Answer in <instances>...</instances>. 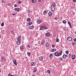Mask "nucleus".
<instances>
[{
  "label": "nucleus",
  "instance_id": "nucleus-57",
  "mask_svg": "<svg viewBox=\"0 0 76 76\" xmlns=\"http://www.w3.org/2000/svg\"><path fill=\"white\" fill-rule=\"evenodd\" d=\"M0 72H1V69H0Z\"/></svg>",
  "mask_w": 76,
  "mask_h": 76
},
{
  "label": "nucleus",
  "instance_id": "nucleus-14",
  "mask_svg": "<svg viewBox=\"0 0 76 76\" xmlns=\"http://www.w3.org/2000/svg\"><path fill=\"white\" fill-rule=\"evenodd\" d=\"M66 57H67V55L64 54L63 56V58L65 59L66 58Z\"/></svg>",
  "mask_w": 76,
  "mask_h": 76
},
{
  "label": "nucleus",
  "instance_id": "nucleus-10",
  "mask_svg": "<svg viewBox=\"0 0 76 76\" xmlns=\"http://www.w3.org/2000/svg\"><path fill=\"white\" fill-rule=\"evenodd\" d=\"M36 64V63H35V62H31V66H35Z\"/></svg>",
  "mask_w": 76,
  "mask_h": 76
},
{
  "label": "nucleus",
  "instance_id": "nucleus-54",
  "mask_svg": "<svg viewBox=\"0 0 76 76\" xmlns=\"http://www.w3.org/2000/svg\"><path fill=\"white\" fill-rule=\"evenodd\" d=\"M32 76H35V75H34V74H32Z\"/></svg>",
  "mask_w": 76,
  "mask_h": 76
},
{
  "label": "nucleus",
  "instance_id": "nucleus-15",
  "mask_svg": "<svg viewBox=\"0 0 76 76\" xmlns=\"http://www.w3.org/2000/svg\"><path fill=\"white\" fill-rule=\"evenodd\" d=\"M39 59L40 61H42L43 60V58L42 56H40L39 58Z\"/></svg>",
  "mask_w": 76,
  "mask_h": 76
},
{
  "label": "nucleus",
  "instance_id": "nucleus-22",
  "mask_svg": "<svg viewBox=\"0 0 76 76\" xmlns=\"http://www.w3.org/2000/svg\"><path fill=\"white\" fill-rule=\"evenodd\" d=\"M46 13H47V11H46V10L44 11L43 12V15H45Z\"/></svg>",
  "mask_w": 76,
  "mask_h": 76
},
{
  "label": "nucleus",
  "instance_id": "nucleus-51",
  "mask_svg": "<svg viewBox=\"0 0 76 76\" xmlns=\"http://www.w3.org/2000/svg\"><path fill=\"white\" fill-rule=\"evenodd\" d=\"M74 41L75 42H76V38H75L74 39Z\"/></svg>",
  "mask_w": 76,
  "mask_h": 76
},
{
  "label": "nucleus",
  "instance_id": "nucleus-31",
  "mask_svg": "<svg viewBox=\"0 0 76 76\" xmlns=\"http://www.w3.org/2000/svg\"><path fill=\"white\" fill-rule=\"evenodd\" d=\"M47 72L48 73H51V72L50 71V70H48L47 71Z\"/></svg>",
  "mask_w": 76,
  "mask_h": 76
},
{
  "label": "nucleus",
  "instance_id": "nucleus-40",
  "mask_svg": "<svg viewBox=\"0 0 76 76\" xmlns=\"http://www.w3.org/2000/svg\"><path fill=\"white\" fill-rule=\"evenodd\" d=\"M63 58H61L60 59V61H63Z\"/></svg>",
  "mask_w": 76,
  "mask_h": 76
},
{
  "label": "nucleus",
  "instance_id": "nucleus-25",
  "mask_svg": "<svg viewBox=\"0 0 76 76\" xmlns=\"http://www.w3.org/2000/svg\"><path fill=\"white\" fill-rule=\"evenodd\" d=\"M32 24V22L30 21L29 22V23L28 24V25L29 26H30V25H31Z\"/></svg>",
  "mask_w": 76,
  "mask_h": 76
},
{
  "label": "nucleus",
  "instance_id": "nucleus-29",
  "mask_svg": "<svg viewBox=\"0 0 76 76\" xmlns=\"http://www.w3.org/2000/svg\"><path fill=\"white\" fill-rule=\"evenodd\" d=\"M27 20L28 21V22H29V21L31 20V19H30V18H28L27 19Z\"/></svg>",
  "mask_w": 76,
  "mask_h": 76
},
{
  "label": "nucleus",
  "instance_id": "nucleus-49",
  "mask_svg": "<svg viewBox=\"0 0 76 76\" xmlns=\"http://www.w3.org/2000/svg\"><path fill=\"white\" fill-rule=\"evenodd\" d=\"M39 2H41L42 1V0H38Z\"/></svg>",
  "mask_w": 76,
  "mask_h": 76
},
{
  "label": "nucleus",
  "instance_id": "nucleus-36",
  "mask_svg": "<svg viewBox=\"0 0 76 76\" xmlns=\"http://www.w3.org/2000/svg\"><path fill=\"white\" fill-rule=\"evenodd\" d=\"M66 54H69V51L68 50H67L66 52Z\"/></svg>",
  "mask_w": 76,
  "mask_h": 76
},
{
  "label": "nucleus",
  "instance_id": "nucleus-12",
  "mask_svg": "<svg viewBox=\"0 0 76 76\" xmlns=\"http://www.w3.org/2000/svg\"><path fill=\"white\" fill-rule=\"evenodd\" d=\"M72 58L73 60L76 57V56L75 55H73L72 57Z\"/></svg>",
  "mask_w": 76,
  "mask_h": 76
},
{
  "label": "nucleus",
  "instance_id": "nucleus-6",
  "mask_svg": "<svg viewBox=\"0 0 76 76\" xmlns=\"http://www.w3.org/2000/svg\"><path fill=\"white\" fill-rule=\"evenodd\" d=\"M13 61L15 65V66H17V63L16 62V60L14 59L13 60Z\"/></svg>",
  "mask_w": 76,
  "mask_h": 76
},
{
  "label": "nucleus",
  "instance_id": "nucleus-24",
  "mask_svg": "<svg viewBox=\"0 0 76 76\" xmlns=\"http://www.w3.org/2000/svg\"><path fill=\"white\" fill-rule=\"evenodd\" d=\"M62 23H64V24H66V21L65 20H63L62 21Z\"/></svg>",
  "mask_w": 76,
  "mask_h": 76
},
{
  "label": "nucleus",
  "instance_id": "nucleus-47",
  "mask_svg": "<svg viewBox=\"0 0 76 76\" xmlns=\"http://www.w3.org/2000/svg\"><path fill=\"white\" fill-rule=\"evenodd\" d=\"M28 13H31V11H30V10H28Z\"/></svg>",
  "mask_w": 76,
  "mask_h": 76
},
{
  "label": "nucleus",
  "instance_id": "nucleus-43",
  "mask_svg": "<svg viewBox=\"0 0 76 76\" xmlns=\"http://www.w3.org/2000/svg\"><path fill=\"white\" fill-rule=\"evenodd\" d=\"M27 47H28V48H30V47H31V45H28Z\"/></svg>",
  "mask_w": 76,
  "mask_h": 76
},
{
  "label": "nucleus",
  "instance_id": "nucleus-53",
  "mask_svg": "<svg viewBox=\"0 0 76 76\" xmlns=\"http://www.w3.org/2000/svg\"><path fill=\"white\" fill-rule=\"evenodd\" d=\"M35 45H36V46H38V44H35Z\"/></svg>",
  "mask_w": 76,
  "mask_h": 76
},
{
  "label": "nucleus",
  "instance_id": "nucleus-9",
  "mask_svg": "<svg viewBox=\"0 0 76 76\" xmlns=\"http://www.w3.org/2000/svg\"><path fill=\"white\" fill-rule=\"evenodd\" d=\"M20 41L18 40L17 41L16 43L18 45H20L21 44V42H20Z\"/></svg>",
  "mask_w": 76,
  "mask_h": 76
},
{
  "label": "nucleus",
  "instance_id": "nucleus-56",
  "mask_svg": "<svg viewBox=\"0 0 76 76\" xmlns=\"http://www.w3.org/2000/svg\"><path fill=\"white\" fill-rule=\"evenodd\" d=\"M0 38H1V35H0Z\"/></svg>",
  "mask_w": 76,
  "mask_h": 76
},
{
  "label": "nucleus",
  "instance_id": "nucleus-23",
  "mask_svg": "<svg viewBox=\"0 0 76 76\" xmlns=\"http://www.w3.org/2000/svg\"><path fill=\"white\" fill-rule=\"evenodd\" d=\"M45 45L46 47H48L49 46V44H48V43H46L45 44Z\"/></svg>",
  "mask_w": 76,
  "mask_h": 76
},
{
  "label": "nucleus",
  "instance_id": "nucleus-17",
  "mask_svg": "<svg viewBox=\"0 0 76 76\" xmlns=\"http://www.w3.org/2000/svg\"><path fill=\"white\" fill-rule=\"evenodd\" d=\"M2 59L3 61H6V58L3 57L2 58Z\"/></svg>",
  "mask_w": 76,
  "mask_h": 76
},
{
  "label": "nucleus",
  "instance_id": "nucleus-38",
  "mask_svg": "<svg viewBox=\"0 0 76 76\" xmlns=\"http://www.w3.org/2000/svg\"><path fill=\"white\" fill-rule=\"evenodd\" d=\"M51 52H54V49H52L50 50Z\"/></svg>",
  "mask_w": 76,
  "mask_h": 76
},
{
  "label": "nucleus",
  "instance_id": "nucleus-3",
  "mask_svg": "<svg viewBox=\"0 0 76 76\" xmlns=\"http://www.w3.org/2000/svg\"><path fill=\"white\" fill-rule=\"evenodd\" d=\"M67 40H68V41H71L72 40V37H71L70 36L68 37L67 38Z\"/></svg>",
  "mask_w": 76,
  "mask_h": 76
},
{
  "label": "nucleus",
  "instance_id": "nucleus-35",
  "mask_svg": "<svg viewBox=\"0 0 76 76\" xmlns=\"http://www.w3.org/2000/svg\"><path fill=\"white\" fill-rule=\"evenodd\" d=\"M59 41V39L58 38H57L56 39V42H58Z\"/></svg>",
  "mask_w": 76,
  "mask_h": 76
},
{
  "label": "nucleus",
  "instance_id": "nucleus-8",
  "mask_svg": "<svg viewBox=\"0 0 76 76\" xmlns=\"http://www.w3.org/2000/svg\"><path fill=\"white\" fill-rule=\"evenodd\" d=\"M34 26H32L28 27L29 29H34Z\"/></svg>",
  "mask_w": 76,
  "mask_h": 76
},
{
  "label": "nucleus",
  "instance_id": "nucleus-2",
  "mask_svg": "<svg viewBox=\"0 0 76 76\" xmlns=\"http://www.w3.org/2000/svg\"><path fill=\"white\" fill-rule=\"evenodd\" d=\"M54 54L56 57H58V56H59V53H58V52H55L54 53Z\"/></svg>",
  "mask_w": 76,
  "mask_h": 76
},
{
  "label": "nucleus",
  "instance_id": "nucleus-28",
  "mask_svg": "<svg viewBox=\"0 0 76 76\" xmlns=\"http://www.w3.org/2000/svg\"><path fill=\"white\" fill-rule=\"evenodd\" d=\"M8 76H14V75H12L11 74L9 73L8 75Z\"/></svg>",
  "mask_w": 76,
  "mask_h": 76
},
{
  "label": "nucleus",
  "instance_id": "nucleus-45",
  "mask_svg": "<svg viewBox=\"0 0 76 76\" xmlns=\"http://www.w3.org/2000/svg\"><path fill=\"white\" fill-rule=\"evenodd\" d=\"M10 5H11V4H8V6H9L10 7H11Z\"/></svg>",
  "mask_w": 76,
  "mask_h": 76
},
{
  "label": "nucleus",
  "instance_id": "nucleus-46",
  "mask_svg": "<svg viewBox=\"0 0 76 76\" xmlns=\"http://www.w3.org/2000/svg\"><path fill=\"white\" fill-rule=\"evenodd\" d=\"M1 2L2 3H4V1L3 0H2Z\"/></svg>",
  "mask_w": 76,
  "mask_h": 76
},
{
  "label": "nucleus",
  "instance_id": "nucleus-1",
  "mask_svg": "<svg viewBox=\"0 0 76 76\" xmlns=\"http://www.w3.org/2000/svg\"><path fill=\"white\" fill-rule=\"evenodd\" d=\"M56 9V3L53 2L50 7V9L52 11H54Z\"/></svg>",
  "mask_w": 76,
  "mask_h": 76
},
{
  "label": "nucleus",
  "instance_id": "nucleus-55",
  "mask_svg": "<svg viewBox=\"0 0 76 76\" xmlns=\"http://www.w3.org/2000/svg\"><path fill=\"white\" fill-rule=\"evenodd\" d=\"M16 15L15 14H12V15H13V16H14V15Z\"/></svg>",
  "mask_w": 76,
  "mask_h": 76
},
{
  "label": "nucleus",
  "instance_id": "nucleus-50",
  "mask_svg": "<svg viewBox=\"0 0 76 76\" xmlns=\"http://www.w3.org/2000/svg\"><path fill=\"white\" fill-rule=\"evenodd\" d=\"M45 29H48V27H46L45 28Z\"/></svg>",
  "mask_w": 76,
  "mask_h": 76
},
{
  "label": "nucleus",
  "instance_id": "nucleus-41",
  "mask_svg": "<svg viewBox=\"0 0 76 76\" xmlns=\"http://www.w3.org/2000/svg\"><path fill=\"white\" fill-rule=\"evenodd\" d=\"M21 1H18V3L19 4H21Z\"/></svg>",
  "mask_w": 76,
  "mask_h": 76
},
{
  "label": "nucleus",
  "instance_id": "nucleus-42",
  "mask_svg": "<svg viewBox=\"0 0 76 76\" xmlns=\"http://www.w3.org/2000/svg\"><path fill=\"white\" fill-rule=\"evenodd\" d=\"M54 19H55V20H57V17H55L54 18Z\"/></svg>",
  "mask_w": 76,
  "mask_h": 76
},
{
  "label": "nucleus",
  "instance_id": "nucleus-37",
  "mask_svg": "<svg viewBox=\"0 0 76 76\" xmlns=\"http://www.w3.org/2000/svg\"><path fill=\"white\" fill-rule=\"evenodd\" d=\"M4 23H2L1 24V26H4Z\"/></svg>",
  "mask_w": 76,
  "mask_h": 76
},
{
  "label": "nucleus",
  "instance_id": "nucleus-32",
  "mask_svg": "<svg viewBox=\"0 0 76 76\" xmlns=\"http://www.w3.org/2000/svg\"><path fill=\"white\" fill-rule=\"evenodd\" d=\"M76 42H73L72 45H76Z\"/></svg>",
  "mask_w": 76,
  "mask_h": 76
},
{
  "label": "nucleus",
  "instance_id": "nucleus-21",
  "mask_svg": "<svg viewBox=\"0 0 76 76\" xmlns=\"http://www.w3.org/2000/svg\"><path fill=\"white\" fill-rule=\"evenodd\" d=\"M27 55L28 56H30L31 55V54L29 52H27Z\"/></svg>",
  "mask_w": 76,
  "mask_h": 76
},
{
  "label": "nucleus",
  "instance_id": "nucleus-4",
  "mask_svg": "<svg viewBox=\"0 0 76 76\" xmlns=\"http://www.w3.org/2000/svg\"><path fill=\"white\" fill-rule=\"evenodd\" d=\"M42 20L41 19L38 20L37 21V23L38 24H39L41 23V22H42Z\"/></svg>",
  "mask_w": 76,
  "mask_h": 76
},
{
  "label": "nucleus",
  "instance_id": "nucleus-26",
  "mask_svg": "<svg viewBox=\"0 0 76 76\" xmlns=\"http://www.w3.org/2000/svg\"><path fill=\"white\" fill-rule=\"evenodd\" d=\"M34 72H37V68H35L34 69Z\"/></svg>",
  "mask_w": 76,
  "mask_h": 76
},
{
  "label": "nucleus",
  "instance_id": "nucleus-19",
  "mask_svg": "<svg viewBox=\"0 0 76 76\" xmlns=\"http://www.w3.org/2000/svg\"><path fill=\"white\" fill-rule=\"evenodd\" d=\"M44 43H45V41H43L41 42V44L42 45H44Z\"/></svg>",
  "mask_w": 76,
  "mask_h": 76
},
{
  "label": "nucleus",
  "instance_id": "nucleus-13",
  "mask_svg": "<svg viewBox=\"0 0 76 76\" xmlns=\"http://www.w3.org/2000/svg\"><path fill=\"white\" fill-rule=\"evenodd\" d=\"M20 9V8H15V10L16 11H17V12H19V10Z\"/></svg>",
  "mask_w": 76,
  "mask_h": 76
},
{
  "label": "nucleus",
  "instance_id": "nucleus-11",
  "mask_svg": "<svg viewBox=\"0 0 76 76\" xmlns=\"http://www.w3.org/2000/svg\"><path fill=\"white\" fill-rule=\"evenodd\" d=\"M45 26H41V27L40 28L41 30H44V28H45Z\"/></svg>",
  "mask_w": 76,
  "mask_h": 76
},
{
  "label": "nucleus",
  "instance_id": "nucleus-39",
  "mask_svg": "<svg viewBox=\"0 0 76 76\" xmlns=\"http://www.w3.org/2000/svg\"><path fill=\"white\" fill-rule=\"evenodd\" d=\"M52 48H55V45H52Z\"/></svg>",
  "mask_w": 76,
  "mask_h": 76
},
{
  "label": "nucleus",
  "instance_id": "nucleus-18",
  "mask_svg": "<svg viewBox=\"0 0 76 76\" xmlns=\"http://www.w3.org/2000/svg\"><path fill=\"white\" fill-rule=\"evenodd\" d=\"M68 25H69V26H70V28H72V26L71 25V24L70 23V22H68Z\"/></svg>",
  "mask_w": 76,
  "mask_h": 76
},
{
  "label": "nucleus",
  "instance_id": "nucleus-34",
  "mask_svg": "<svg viewBox=\"0 0 76 76\" xmlns=\"http://www.w3.org/2000/svg\"><path fill=\"white\" fill-rule=\"evenodd\" d=\"M62 54V51H61L59 53V56H61Z\"/></svg>",
  "mask_w": 76,
  "mask_h": 76
},
{
  "label": "nucleus",
  "instance_id": "nucleus-52",
  "mask_svg": "<svg viewBox=\"0 0 76 76\" xmlns=\"http://www.w3.org/2000/svg\"><path fill=\"white\" fill-rule=\"evenodd\" d=\"M73 0V1L74 2H76V0Z\"/></svg>",
  "mask_w": 76,
  "mask_h": 76
},
{
  "label": "nucleus",
  "instance_id": "nucleus-33",
  "mask_svg": "<svg viewBox=\"0 0 76 76\" xmlns=\"http://www.w3.org/2000/svg\"><path fill=\"white\" fill-rule=\"evenodd\" d=\"M71 56H72V54H71V53L68 55V57H69V58H70V57H71Z\"/></svg>",
  "mask_w": 76,
  "mask_h": 76
},
{
  "label": "nucleus",
  "instance_id": "nucleus-30",
  "mask_svg": "<svg viewBox=\"0 0 76 76\" xmlns=\"http://www.w3.org/2000/svg\"><path fill=\"white\" fill-rule=\"evenodd\" d=\"M35 2H36V0H32V3H35Z\"/></svg>",
  "mask_w": 76,
  "mask_h": 76
},
{
  "label": "nucleus",
  "instance_id": "nucleus-16",
  "mask_svg": "<svg viewBox=\"0 0 76 76\" xmlns=\"http://www.w3.org/2000/svg\"><path fill=\"white\" fill-rule=\"evenodd\" d=\"M20 48L21 50H23L24 48H23V45H21L20 47Z\"/></svg>",
  "mask_w": 76,
  "mask_h": 76
},
{
  "label": "nucleus",
  "instance_id": "nucleus-27",
  "mask_svg": "<svg viewBox=\"0 0 76 76\" xmlns=\"http://www.w3.org/2000/svg\"><path fill=\"white\" fill-rule=\"evenodd\" d=\"M50 58H53V54H50L49 56Z\"/></svg>",
  "mask_w": 76,
  "mask_h": 76
},
{
  "label": "nucleus",
  "instance_id": "nucleus-48",
  "mask_svg": "<svg viewBox=\"0 0 76 76\" xmlns=\"http://www.w3.org/2000/svg\"><path fill=\"white\" fill-rule=\"evenodd\" d=\"M53 51H56V49L53 48Z\"/></svg>",
  "mask_w": 76,
  "mask_h": 76
},
{
  "label": "nucleus",
  "instance_id": "nucleus-5",
  "mask_svg": "<svg viewBox=\"0 0 76 76\" xmlns=\"http://www.w3.org/2000/svg\"><path fill=\"white\" fill-rule=\"evenodd\" d=\"M46 37H48L50 35V33L48 32L45 34Z\"/></svg>",
  "mask_w": 76,
  "mask_h": 76
},
{
  "label": "nucleus",
  "instance_id": "nucleus-7",
  "mask_svg": "<svg viewBox=\"0 0 76 76\" xmlns=\"http://www.w3.org/2000/svg\"><path fill=\"white\" fill-rule=\"evenodd\" d=\"M17 39L18 41H21V36L20 35H19L18 36Z\"/></svg>",
  "mask_w": 76,
  "mask_h": 76
},
{
  "label": "nucleus",
  "instance_id": "nucleus-20",
  "mask_svg": "<svg viewBox=\"0 0 76 76\" xmlns=\"http://www.w3.org/2000/svg\"><path fill=\"white\" fill-rule=\"evenodd\" d=\"M48 15L49 16H52V12H50L48 13Z\"/></svg>",
  "mask_w": 76,
  "mask_h": 76
},
{
  "label": "nucleus",
  "instance_id": "nucleus-44",
  "mask_svg": "<svg viewBox=\"0 0 76 76\" xmlns=\"http://www.w3.org/2000/svg\"><path fill=\"white\" fill-rule=\"evenodd\" d=\"M14 7H17V4H15L14 5Z\"/></svg>",
  "mask_w": 76,
  "mask_h": 76
}]
</instances>
